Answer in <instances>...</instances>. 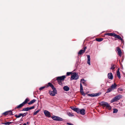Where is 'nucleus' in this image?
Listing matches in <instances>:
<instances>
[{
	"mask_svg": "<svg viewBox=\"0 0 125 125\" xmlns=\"http://www.w3.org/2000/svg\"><path fill=\"white\" fill-rule=\"evenodd\" d=\"M65 77V75L58 76L56 77V79L55 80L57 81L58 82L59 85H62V81L64 80Z\"/></svg>",
	"mask_w": 125,
	"mask_h": 125,
	"instance_id": "obj_1",
	"label": "nucleus"
},
{
	"mask_svg": "<svg viewBox=\"0 0 125 125\" xmlns=\"http://www.w3.org/2000/svg\"><path fill=\"white\" fill-rule=\"evenodd\" d=\"M29 101V100L28 98H26L25 101L22 103L15 107L14 108V109L16 110L17 109H19L21 108V107H23L25 104H26Z\"/></svg>",
	"mask_w": 125,
	"mask_h": 125,
	"instance_id": "obj_2",
	"label": "nucleus"
},
{
	"mask_svg": "<svg viewBox=\"0 0 125 125\" xmlns=\"http://www.w3.org/2000/svg\"><path fill=\"white\" fill-rule=\"evenodd\" d=\"M101 104L104 107H105L109 110H110L111 109V107L107 102H101Z\"/></svg>",
	"mask_w": 125,
	"mask_h": 125,
	"instance_id": "obj_3",
	"label": "nucleus"
},
{
	"mask_svg": "<svg viewBox=\"0 0 125 125\" xmlns=\"http://www.w3.org/2000/svg\"><path fill=\"white\" fill-rule=\"evenodd\" d=\"M122 97V95L120 94L117 95L113 98L111 101V103H112L120 99Z\"/></svg>",
	"mask_w": 125,
	"mask_h": 125,
	"instance_id": "obj_4",
	"label": "nucleus"
},
{
	"mask_svg": "<svg viewBox=\"0 0 125 125\" xmlns=\"http://www.w3.org/2000/svg\"><path fill=\"white\" fill-rule=\"evenodd\" d=\"M79 78V76L76 73H74L71 76V80H77Z\"/></svg>",
	"mask_w": 125,
	"mask_h": 125,
	"instance_id": "obj_5",
	"label": "nucleus"
},
{
	"mask_svg": "<svg viewBox=\"0 0 125 125\" xmlns=\"http://www.w3.org/2000/svg\"><path fill=\"white\" fill-rule=\"evenodd\" d=\"M52 118L53 120L58 121H62L63 120L62 119V118L57 116H53L52 117Z\"/></svg>",
	"mask_w": 125,
	"mask_h": 125,
	"instance_id": "obj_6",
	"label": "nucleus"
},
{
	"mask_svg": "<svg viewBox=\"0 0 125 125\" xmlns=\"http://www.w3.org/2000/svg\"><path fill=\"white\" fill-rule=\"evenodd\" d=\"M85 109H79L78 108L77 113L78 114H80L82 115H84L85 114Z\"/></svg>",
	"mask_w": 125,
	"mask_h": 125,
	"instance_id": "obj_7",
	"label": "nucleus"
},
{
	"mask_svg": "<svg viewBox=\"0 0 125 125\" xmlns=\"http://www.w3.org/2000/svg\"><path fill=\"white\" fill-rule=\"evenodd\" d=\"M44 113L45 116L48 117H51L50 113L48 111L45 110L44 111Z\"/></svg>",
	"mask_w": 125,
	"mask_h": 125,
	"instance_id": "obj_8",
	"label": "nucleus"
},
{
	"mask_svg": "<svg viewBox=\"0 0 125 125\" xmlns=\"http://www.w3.org/2000/svg\"><path fill=\"white\" fill-rule=\"evenodd\" d=\"M101 94V93H97L95 94H88V95L89 96L91 97H94V96H99V95Z\"/></svg>",
	"mask_w": 125,
	"mask_h": 125,
	"instance_id": "obj_9",
	"label": "nucleus"
},
{
	"mask_svg": "<svg viewBox=\"0 0 125 125\" xmlns=\"http://www.w3.org/2000/svg\"><path fill=\"white\" fill-rule=\"evenodd\" d=\"M116 51H117L118 54L120 57L121 56L122 52L120 49L119 47H117L116 49Z\"/></svg>",
	"mask_w": 125,
	"mask_h": 125,
	"instance_id": "obj_10",
	"label": "nucleus"
},
{
	"mask_svg": "<svg viewBox=\"0 0 125 125\" xmlns=\"http://www.w3.org/2000/svg\"><path fill=\"white\" fill-rule=\"evenodd\" d=\"M107 76L108 77L109 79L112 80L113 79V76L111 73H108Z\"/></svg>",
	"mask_w": 125,
	"mask_h": 125,
	"instance_id": "obj_11",
	"label": "nucleus"
},
{
	"mask_svg": "<svg viewBox=\"0 0 125 125\" xmlns=\"http://www.w3.org/2000/svg\"><path fill=\"white\" fill-rule=\"evenodd\" d=\"M80 92L82 94V95H85V94L83 92V87L81 83H80Z\"/></svg>",
	"mask_w": 125,
	"mask_h": 125,
	"instance_id": "obj_12",
	"label": "nucleus"
},
{
	"mask_svg": "<svg viewBox=\"0 0 125 125\" xmlns=\"http://www.w3.org/2000/svg\"><path fill=\"white\" fill-rule=\"evenodd\" d=\"M114 37L115 38H118V39L120 40H121L122 41V38L119 35H117L115 33L114 34Z\"/></svg>",
	"mask_w": 125,
	"mask_h": 125,
	"instance_id": "obj_13",
	"label": "nucleus"
},
{
	"mask_svg": "<svg viewBox=\"0 0 125 125\" xmlns=\"http://www.w3.org/2000/svg\"><path fill=\"white\" fill-rule=\"evenodd\" d=\"M87 58L88 60L87 61V63L89 65H91L90 63V56L89 55H87Z\"/></svg>",
	"mask_w": 125,
	"mask_h": 125,
	"instance_id": "obj_14",
	"label": "nucleus"
},
{
	"mask_svg": "<svg viewBox=\"0 0 125 125\" xmlns=\"http://www.w3.org/2000/svg\"><path fill=\"white\" fill-rule=\"evenodd\" d=\"M117 86V85L115 83H114V84H112L110 88H111L112 90H114L115 89Z\"/></svg>",
	"mask_w": 125,
	"mask_h": 125,
	"instance_id": "obj_15",
	"label": "nucleus"
},
{
	"mask_svg": "<svg viewBox=\"0 0 125 125\" xmlns=\"http://www.w3.org/2000/svg\"><path fill=\"white\" fill-rule=\"evenodd\" d=\"M63 89L64 90L66 91H67L69 90V87L68 86H64L63 87Z\"/></svg>",
	"mask_w": 125,
	"mask_h": 125,
	"instance_id": "obj_16",
	"label": "nucleus"
},
{
	"mask_svg": "<svg viewBox=\"0 0 125 125\" xmlns=\"http://www.w3.org/2000/svg\"><path fill=\"white\" fill-rule=\"evenodd\" d=\"M115 33H106L104 34L105 35H108L109 36H113L114 35Z\"/></svg>",
	"mask_w": 125,
	"mask_h": 125,
	"instance_id": "obj_17",
	"label": "nucleus"
},
{
	"mask_svg": "<svg viewBox=\"0 0 125 125\" xmlns=\"http://www.w3.org/2000/svg\"><path fill=\"white\" fill-rule=\"evenodd\" d=\"M85 52L83 50H80L78 53V54L79 55H81L82 53H84Z\"/></svg>",
	"mask_w": 125,
	"mask_h": 125,
	"instance_id": "obj_18",
	"label": "nucleus"
},
{
	"mask_svg": "<svg viewBox=\"0 0 125 125\" xmlns=\"http://www.w3.org/2000/svg\"><path fill=\"white\" fill-rule=\"evenodd\" d=\"M70 108L73 110L75 111L76 112L78 109V108H75L73 106L71 107Z\"/></svg>",
	"mask_w": 125,
	"mask_h": 125,
	"instance_id": "obj_19",
	"label": "nucleus"
},
{
	"mask_svg": "<svg viewBox=\"0 0 125 125\" xmlns=\"http://www.w3.org/2000/svg\"><path fill=\"white\" fill-rule=\"evenodd\" d=\"M52 88L53 91H52V92H53L55 94H57V90L55 88L54 86Z\"/></svg>",
	"mask_w": 125,
	"mask_h": 125,
	"instance_id": "obj_20",
	"label": "nucleus"
},
{
	"mask_svg": "<svg viewBox=\"0 0 125 125\" xmlns=\"http://www.w3.org/2000/svg\"><path fill=\"white\" fill-rule=\"evenodd\" d=\"M49 93L50 95L52 96H54L55 95L54 93L52 92V91H50L49 92Z\"/></svg>",
	"mask_w": 125,
	"mask_h": 125,
	"instance_id": "obj_21",
	"label": "nucleus"
},
{
	"mask_svg": "<svg viewBox=\"0 0 125 125\" xmlns=\"http://www.w3.org/2000/svg\"><path fill=\"white\" fill-rule=\"evenodd\" d=\"M36 101V100L34 99L30 101L28 103V104L29 105L31 104L32 103L35 102Z\"/></svg>",
	"mask_w": 125,
	"mask_h": 125,
	"instance_id": "obj_22",
	"label": "nucleus"
},
{
	"mask_svg": "<svg viewBox=\"0 0 125 125\" xmlns=\"http://www.w3.org/2000/svg\"><path fill=\"white\" fill-rule=\"evenodd\" d=\"M117 75L118 77V78L119 79H120L121 78L120 74V72L119 71V70L117 71Z\"/></svg>",
	"mask_w": 125,
	"mask_h": 125,
	"instance_id": "obj_23",
	"label": "nucleus"
},
{
	"mask_svg": "<svg viewBox=\"0 0 125 125\" xmlns=\"http://www.w3.org/2000/svg\"><path fill=\"white\" fill-rule=\"evenodd\" d=\"M113 90L110 87L107 90L106 92V93H108L111 92Z\"/></svg>",
	"mask_w": 125,
	"mask_h": 125,
	"instance_id": "obj_24",
	"label": "nucleus"
},
{
	"mask_svg": "<svg viewBox=\"0 0 125 125\" xmlns=\"http://www.w3.org/2000/svg\"><path fill=\"white\" fill-rule=\"evenodd\" d=\"M103 40V38H96V40L98 42H100L102 41Z\"/></svg>",
	"mask_w": 125,
	"mask_h": 125,
	"instance_id": "obj_25",
	"label": "nucleus"
},
{
	"mask_svg": "<svg viewBox=\"0 0 125 125\" xmlns=\"http://www.w3.org/2000/svg\"><path fill=\"white\" fill-rule=\"evenodd\" d=\"M48 85L47 86V87L50 86L52 88V87H53L54 86L53 85L50 83H48Z\"/></svg>",
	"mask_w": 125,
	"mask_h": 125,
	"instance_id": "obj_26",
	"label": "nucleus"
},
{
	"mask_svg": "<svg viewBox=\"0 0 125 125\" xmlns=\"http://www.w3.org/2000/svg\"><path fill=\"white\" fill-rule=\"evenodd\" d=\"M21 113L19 114V115H15L14 116L17 118H19L21 116Z\"/></svg>",
	"mask_w": 125,
	"mask_h": 125,
	"instance_id": "obj_27",
	"label": "nucleus"
},
{
	"mask_svg": "<svg viewBox=\"0 0 125 125\" xmlns=\"http://www.w3.org/2000/svg\"><path fill=\"white\" fill-rule=\"evenodd\" d=\"M13 123V122H8L4 123V124L5 125H9L10 124H11L12 123Z\"/></svg>",
	"mask_w": 125,
	"mask_h": 125,
	"instance_id": "obj_28",
	"label": "nucleus"
},
{
	"mask_svg": "<svg viewBox=\"0 0 125 125\" xmlns=\"http://www.w3.org/2000/svg\"><path fill=\"white\" fill-rule=\"evenodd\" d=\"M29 110L28 107H27L23 108L22 109V111H28Z\"/></svg>",
	"mask_w": 125,
	"mask_h": 125,
	"instance_id": "obj_29",
	"label": "nucleus"
},
{
	"mask_svg": "<svg viewBox=\"0 0 125 125\" xmlns=\"http://www.w3.org/2000/svg\"><path fill=\"white\" fill-rule=\"evenodd\" d=\"M118 111V110L116 108H114L113 109V113H116Z\"/></svg>",
	"mask_w": 125,
	"mask_h": 125,
	"instance_id": "obj_30",
	"label": "nucleus"
},
{
	"mask_svg": "<svg viewBox=\"0 0 125 125\" xmlns=\"http://www.w3.org/2000/svg\"><path fill=\"white\" fill-rule=\"evenodd\" d=\"M67 114L69 116L72 117L74 116V115L73 114H71L70 112L68 113Z\"/></svg>",
	"mask_w": 125,
	"mask_h": 125,
	"instance_id": "obj_31",
	"label": "nucleus"
},
{
	"mask_svg": "<svg viewBox=\"0 0 125 125\" xmlns=\"http://www.w3.org/2000/svg\"><path fill=\"white\" fill-rule=\"evenodd\" d=\"M39 111L40 110H38L34 112L33 114V115H36L39 112Z\"/></svg>",
	"mask_w": 125,
	"mask_h": 125,
	"instance_id": "obj_32",
	"label": "nucleus"
},
{
	"mask_svg": "<svg viewBox=\"0 0 125 125\" xmlns=\"http://www.w3.org/2000/svg\"><path fill=\"white\" fill-rule=\"evenodd\" d=\"M85 82V80L84 79H81V83L84 84Z\"/></svg>",
	"mask_w": 125,
	"mask_h": 125,
	"instance_id": "obj_33",
	"label": "nucleus"
},
{
	"mask_svg": "<svg viewBox=\"0 0 125 125\" xmlns=\"http://www.w3.org/2000/svg\"><path fill=\"white\" fill-rule=\"evenodd\" d=\"M27 113H21V116H22V117H23L25 116L27 114Z\"/></svg>",
	"mask_w": 125,
	"mask_h": 125,
	"instance_id": "obj_34",
	"label": "nucleus"
},
{
	"mask_svg": "<svg viewBox=\"0 0 125 125\" xmlns=\"http://www.w3.org/2000/svg\"><path fill=\"white\" fill-rule=\"evenodd\" d=\"M114 65L112 64V67L110 68V69L111 70H114V69L115 68V67H114Z\"/></svg>",
	"mask_w": 125,
	"mask_h": 125,
	"instance_id": "obj_35",
	"label": "nucleus"
},
{
	"mask_svg": "<svg viewBox=\"0 0 125 125\" xmlns=\"http://www.w3.org/2000/svg\"><path fill=\"white\" fill-rule=\"evenodd\" d=\"M8 114L10 115H13L12 112L11 111H8Z\"/></svg>",
	"mask_w": 125,
	"mask_h": 125,
	"instance_id": "obj_36",
	"label": "nucleus"
},
{
	"mask_svg": "<svg viewBox=\"0 0 125 125\" xmlns=\"http://www.w3.org/2000/svg\"><path fill=\"white\" fill-rule=\"evenodd\" d=\"M45 87V86H43L42 87L39 88V90H41L43 89H44Z\"/></svg>",
	"mask_w": 125,
	"mask_h": 125,
	"instance_id": "obj_37",
	"label": "nucleus"
},
{
	"mask_svg": "<svg viewBox=\"0 0 125 125\" xmlns=\"http://www.w3.org/2000/svg\"><path fill=\"white\" fill-rule=\"evenodd\" d=\"M35 107V106H33L30 107H28L29 110H30L31 109H34Z\"/></svg>",
	"mask_w": 125,
	"mask_h": 125,
	"instance_id": "obj_38",
	"label": "nucleus"
},
{
	"mask_svg": "<svg viewBox=\"0 0 125 125\" xmlns=\"http://www.w3.org/2000/svg\"><path fill=\"white\" fill-rule=\"evenodd\" d=\"M8 111H7L6 112L4 113L3 114L5 115H8Z\"/></svg>",
	"mask_w": 125,
	"mask_h": 125,
	"instance_id": "obj_39",
	"label": "nucleus"
},
{
	"mask_svg": "<svg viewBox=\"0 0 125 125\" xmlns=\"http://www.w3.org/2000/svg\"><path fill=\"white\" fill-rule=\"evenodd\" d=\"M123 91V89L121 88H119L118 89V91Z\"/></svg>",
	"mask_w": 125,
	"mask_h": 125,
	"instance_id": "obj_40",
	"label": "nucleus"
},
{
	"mask_svg": "<svg viewBox=\"0 0 125 125\" xmlns=\"http://www.w3.org/2000/svg\"><path fill=\"white\" fill-rule=\"evenodd\" d=\"M71 74V72H67L66 73L67 75V76H69Z\"/></svg>",
	"mask_w": 125,
	"mask_h": 125,
	"instance_id": "obj_41",
	"label": "nucleus"
},
{
	"mask_svg": "<svg viewBox=\"0 0 125 125\" xmlns=\"http://www.w3.org/2000/svg\"><path fill=\"white\" fill-rule=\"evenodd\" d=\"M67 124L69 125H74L73 124H71L69 123H67Z\"/></svg>",
	"mask_w": 125,
	"mask_h": 125,
	"instance_id": "obj_42",
	"label": "nucleus"
},
{
	"mask_svg": "<svg viewBox=\"0 0 125 125\" xmlns=\"http://www.w3.org/2000/svg\"><path fill=\"white\" fill-rule=\"evenodd\" d=\"M86 47H85L84 48V50H83V51H84V52H85V50L86 49Z\"/></svg>",
	"mask_w": 125,
	"mask_h": 125,
	"instance_id": "obj_43",
	"label": "nucleus"
},
{
	"mask_svg": "<svg viewBox=\"0 0 125 125\" xmlns=\"http://www.w3.org/2000/svg\"><path fill=\"white\" fill-rule=\"evenodd\" d=\"M27 124L28 125V124H29V123L28 122H27Z\"/></svg>",
	"mask_w": 125,
	"mask_h": 125,
	"instance_id": "obj_44",
	"label": "nucleus"
},
{
	"mask_svg": "<svg viewBox=\"0 0 125 125\" xmlns=\"http://www.w3.org/2000/svg\"><path fill=\"white\" fill-rule=\"evenodd\" d=\"M23 125H26V123H24Z\"/></svg>",
	"mask_w": 125,
	"mask_h": 125,
	"instance_id": "obj_45",
	"label": "nucleus"
},
{
	"mask_svg": "<svg viewBox=\"0 0 125 125\" xmlns=\"http://www.w3.org/2000/svg\"><path fill=\"white\" fill-rule=\"evenodd\" d=\"M21 121H22V120L21 119Z\"/></svg>",
	"mask_w": 125,
	"mask_h": 125,
	"instance_id": "obj_46",
	"label": "nucleus"
},
{
	"mask_svg": "<svg viewBox=\"0 0 125 125\" xmlns=\"http://www.w3.org/2000/svg\"><path fill=\"white\" fill-rule=\"evenodd\" d=\"M54 80V79H53L52 80V81H53Z\"/></svg>",
	"mask_w": 125,
	"mask_h": 125,
	"instance_id": "obj_47",
	"label": "nucleus"
},
{
	"mask_svg": "<svg viewBox=\"0 0 125 125\" xmlns=\"http://www.w3.org/2000/svg\"><path fill=\"white\" fill-rule=\"evenodd\" d=\"M124 116H125V114H124Z\"/></svg>",
	"mask_w": 125,
	"mask_h": 125,
	"instance_id": "obj_48",
	"label": "nucleus"
}]
</instances>
